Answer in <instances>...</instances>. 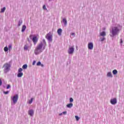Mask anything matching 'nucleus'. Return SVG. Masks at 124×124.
Returning a JSON list of instances; mask_svg holds the SVG:
<instances>
[{"instance_id": "obj_8", "label": "nucleus", "mask_w": 124, "mask_h": 124, "mask_svg": "<svg viewBox=\"0 0 124 124\" xmlns=\"http://www.w3.org/2000/svg\"><path fill=\"white\" fill-rule=\"evenodd\" d=\"M88 49L89 50H93V43H89L88 44Z\"/></svg>"}, {"instance_id": "obj_1", "label": "nucleus", "mask_w": 124, "mask_h": 124, "mask_svg": "<svg viewBox=\"0 0 124 124\" xmlns=\"http://www.w3.org/2000/svg\"><path fill=\"white\" fill-rule=\"evenodd\" d=\"M42 47H43V44L42 43H41L37 46L34 51L35 55H38V54H40V53H41V52H42V51L41 50V49H42Z\"/></svg>"}, {"instance_id": "obj_5", "label": "nucleus", "mask_w": 124, "mask_h": 124, "mask_svg": "<svg viewBox=\"0 0 124 124\" xmlns=\"http://www.w3.org/2000/svg\"><path fill=\"white\" fill-rule=\"evenodd\" d=\"M11 99L13 100L14 104H16L17 101H18V99H19V96H18V95L16 94L13 97H11Z\"/></svg>"}, {"instance_id": "obj_10", "label": "nucleus", "mask_w": 124, "mask_h": 124, "mask_svg": "<svg viewBox=\"0 0 124 124\" xmlns=\"http://www.w3.org/2000/svg\"><path fill=\"white\" fill-rule=\"evenodd\" d=\"M57 32L59 35H62V29H59L57 31Z\"/></svg>"}, {"instance_id": "obj_35", "label": "nucleus", "mask_w": 124, "mask_h": 124, "mask_svg": "<svg viewBox=\"0 0 124 124\" xmlns=\"http://www.w3.org/2000/svg\"><path fill=\"white\" fill-rule=\"evenodd\" d=\"M35 62H36L35 61H34L33 62L32 65H34L35 64Z\"/></svg>"}, {"instance_id": "obj_42", "label": "nucleus", "mask_w": 124, "mask_h": 124, "mask_svg": "<svg viewBox=\"0 0 124 124\" xmlns=\"http://www.w3.org/2000/svg\"><path fill=\"white\" fill-rule=\"evenodd\" d=\"M43 49H45V46H44V47H43Z\"/></svg>"}, {"instance_id": "obj_37", "label": "nucleus", "mask_w": 124, "mask_h": 124, "mask_svg": "<svg viewBox=\"0 0 124 124\" xmlns=\"http://www.w3.org/2000/svg\"><path fill=\"white\" fill-rule=\"evenodd\" d=\"M43 41L44 44H45V45H46V42L45 41V40H43Z\"/></svg>"}, {"instance_id": "obj_43", "label": "nucleus", "mask_w": 124, "mask_h": 124, "mask_svg": "<svg viewBox=\"0 0 124 124\" xmlns=\"http://www.w3.org/2000/svg\"><path fill=\"white\" fill-rule=\"evenodd\" d=\"M62 115V113H61L60 114V115L61 116V115Z\"/></svg>"}, {"instance_id": "obj_25", "label": "nucleus", "mask_w": 124, "mask_h": 124, "mask_svg": "<svg viewBox=\"0 0 124 124\" xmlns=\"http://www.w3.org/2000/svg\"><path fill=\"white\" fill-rule=\"evenodd\" d=\"M33 98H31V99L29 101V104H31V103H32V100H33Z\"/></svg>"}, {"instance_id": "obj_23", "label": "nucleus", "mask_w": 124, "mask_h": 124, "mask_svg": "<svg viewBox=\"0 0 124 124\" xmlns=\"http://www.w3.org/2000/svg\"><path fill=\"white\" fill-rule=\"evenodd\" d=\"M23 23V21L22 20H19L18 22V26H20Z\"/></svg>"}, {"instance_id": "obj_26", "label": "nucleus", "mask_w": 124, "mask_h": 124, "mask_svg": "<svg viewBox=\"0 0 124 124\" xmlns=\"http://www.w3.org/2000/svg\"><path fill=\"white\" fill-rule=\"evenodd\" d=\"M12 46H11V45H10L8 46V48L9 49V51H10V49H12Z\"/></svg>"}, {"instance_id": "obj_3", "label": "nucleus", "mask_w": 124, "mask_h": 124, "mask_svg": "<svg viewBox=\"0 0 124 124\" xmlns=\"http://www.w3.org/2000/svg\"><path fill=\"white\" fill-rule=\"evenodd\" d=\"M4 67V73H7L9 71V70L10 69V64H8L7 63H5L3 65Z\"/></svg>"}, {"instance_id": "obj_18", "label": "nucleus", "mask_w": 124, "mask_h": 124, "mask_svg": "<svg viewBox=\"0 0 124 124\" xmlns=\"http://www.w3.org/2000/svg\"><path fill=\"white\" fill-rule=\"evenodd\" d=\"M5 7H3V8L1 9L0 10V13H3V12H4V11H5Z\"/></svg>"}, {"instance_id": "obj_16", "label": "nucleus", "mask_w": 124, "mask_h": 124, "mask_svg": "<svg viewBox=\"0 0 124 124\" xmlns=\"http://www.w3.org/2000/svg\"><path fill=\"white\" fill-rule=\"evenodd\" d=\"M23 75H24V74L23 73H18L17 74V77L18 78L22 77Z\"/></svg>"}, {"instance_id": "obj_24", "label": "nucleus", "mask_w": 124, "mask_h": 124, "mask_svg": "<svg viewBox=\"0 0 124 124\" xmlns=\"http://www.w3.org/2000/svg\"><path fill=\"white\" fill-rule=\"evenodd\" d=\"M22 71H23V69H22L21 68H20L18 69V73H22Z\"/></svg>"}, {"instance_id": "obj_34", "label": "nucleus", "mask_w": 124, "mask_h": 124, "mask_svg": "<svg viewBox=\"0 0 124 124\" xmlns=\"http://www.w3.org/2000/svg\"><path fill=\"white\" fill-rule=\"evenodd\" d=\"M123 43V39H120V44H122Z\"/></svg>"}, {"instance_id": "obj_17", "label": "nucleus", "mask_w": 124, "mask_h": 124, "mask_svg": "<svg viewBox=\"0 0 124 124\" xmlns=\"http://www.w3.org/2000/svg\"><path fill=\"white\" fill-rule=\"evenodd\" d=\"M72 106H73V104H72V103H70V104H68V105H67V107L68 108H71V107H72Z\"/></svg>"}, {"instance_id": "obj_32", "label": "nucleus", "mask_w": 124, "mask_h": 124, "mask_svg": "<svg viewBox=\"0 0 124 124\" xmlns=\"http://www.w3.org/2000/svg\"><path fill=\"white\" fill-rule=\"evenodd\" d=\"M105 40V38H102L101 39V41L102 42V41H104Z\"/></svg>"}, {"instance_id": "obj_9", "label": "nucleus", "mask_w": 124, "mask_h": 124, "mask_svg": "<svg viewBox=\"0 0 124 124\" xmlns=\"http://www.w3.org/2000/svg\"><path fill=\"white\" fill-rule=\"evenodd\" d=\"M32 40L34 45H35V44H36V43H37V41H38V39H37V37L34 36L32 38Z\"/></svg>"}, {"instance_id": "obj_15", "label": "nucleus", "mask_w": 124, "mask_h": 124, "mask_svg": "<svg viewBox=\"0 0 124 124\" xmlns=\"http://www.w3.org/2000/svg\"><path fill=\"white\" fill-rule=\"evenodd\" d=\"M29 114L30 116H33V110L32 109H31L29 111Z\"/></svg>"}, {"instance_id": "obj_31", "label": "nucleus", "mask_w": 124, "mask_h": 124, "mask_svg": "<svg viewBox=\"0 0 124 124\" xmlns=\"http://www.w3.org/2000/svg\"><path fill=\"white\" fill-rule=\"evenodd\" d=\"M11 87L10 85H8L7 86V90H8V89H10V88Z\"/></svg>"}, {"instance_id": "obj_38", "label": "nucleus", "mask_w": 124, "mask_h": 124, "mask_svg": "<svg viewBox=\"0 0 124 124\" xmlns=\"http://www.w3.org/2000/svg\"><path fill=\"white\" fill-rule=\"evenodd\" d=\"M63 114H66V111H64L62 112Z\"/></svg>"}, {"instance_id": "obj_28", "label": "nucleus", "mask_w": 124, "mask_h": 124, "mask_svg": "<svg viewBox=\"0 0 124 124\" xmlns=\"http://www.w3.org/2000/svg\"><path fill=\"white\" fill-rule=\"evenodd\" d=\"M75 118L76 119L77 121H79L80 118H79L78 116H75Z\"/></svg>"}, {"instance_id": "obj_41", "label": "nucleus", "mask_w": 124, "mask_h": 124, "mask_svg": "<svg viewBox=\"0 0 124 124\" xmlns=\"http://www.w3.org/2000/svg\"><path fill=\"white\" fill-rule=\"evenodd\" d=\"M41 66H43V64H41Z\"/></svg>"}, {"instance_id": "obj_39", "label": "nucleus", "mask_w": 124, "mask_h": 124, "mask_svg": "<svg viewBox=\"0 0 124 124\" xmlns=\"http://www.w3.org/2000/svg\"><path fill=\"white\" fill-rule=\"evenodd\" d=\"M75 35V33H72V35Z\"/></svg>"}, {"instance_id": "obj_7", "label": "nucleus", "mask_w": 124, "mask_h": 124, "mask_svg": "<svg viewBox=\"0 0 124 124\" xmlns=\"http://www.w3.org/2000/svg\"><path fill=\"white\" fill-rule=\"evenodd\" d=\"M110 103L112 104V105H115V104H117V99L116 98L111 99Z\"/></svg>"}, {"instance_id": "obj_30", "label": "nucleus", "mask_w": 124, "mask_h": 124, "mask_svg": "<svg viewBox=\"0 0 124 124\" xmlns=\"http://www.w3.org/2000/svg\"><path fill=\"white\" fill-rule=\"evenodd\" d=\"M70 102H73V98H70Z\"/></svg>"}, {"instance_id": "obj_33", "label": "nucleus", "mask_w": 124, "mask_h": 124, "mask_svg": "<svg viewBox=\"0 0 124 124\" xmlns=\"http://www.w3.org/2000/svg\"><path fill=\"white\" fill-rule=\"evenodd\" d=\"M43 9H46V6H45V5H43Z\"/></svg>"}, {"instance_id": "obj_22", "label": "nucleus", "mask_w": 124, "mask_h": 124, "mask_svg": "<svg viewBox=\"0 0 124 124\" xmlns=\"http://www.w3.org/2000/svg\"><path fill=\"white\" fill-rule=\"evenodd\" d=\"M9 49H8V47L7 46H5L4 48V52H7V51H8Z\"/></svg>"}, {"instance_id": "obj_11", "label": "nucleus", "mask_w": 124, "mask_h": 124, "mask_svg": "<svg viewBox=\"0 0 124 124\" xmlns=\"http://www.w3.org/2000/svg\"><path fill=\"white\" fill-rule=\"evenodd\" d=\"M24 50H25V51H28V50H29V46L28 45V44L24 46Z\"/></svg>"}, {"instance_id": "obj_36", "label": "nucleus", "mask_w": 124, "mask_h": 124, "mask_svg": "<svg viewBox=\"0 0 124 124\" xmlns=\"http://www.w3.org/2000/svg\"><path fill=\"white\" fill-rule=\"evenodd\" d=\"M2 84V82L1 81V80L0 79V86H1Z\"/></svg>"}, {"instance_id": "obj_2", "label": "nucleus", "mask_w": 124, "mask_h": 124, "mask_svg": "<svg viewBox=\"0 0 124 124\" xmlns=\"http://www.w3.org/2000/svg\"><path fill=\"white\" fill-rule=\"evenodd\" d=\"M119 31H120V30H119L118 27H113L111 31H110L111 33H112V35H110V36H114L116 35V34H118L119 33Z\"/></svg>"}, {"instance_id": "obj_12", "label": "nucleus", "mask_w": 124, "mask_h": 124, "mask_svg": "<svg viewBox=\"0 0 124 124\" xmlns=\"http://www.w3.org/2000/svg\"><path fill=\"white\" fill-rule=\"evenodd\" d=\"M62 22H63L64 26H66V24H67V20H66V19L63 18L62 19Z\"/></svg>"}, {"instance_id": "obj_6", "label": "nucleus", "mask_w": 124, "mask_h": 124, "mask_svg": "<svg viewBox=\"0 0 124 124\" xmlns=\"http://www.w3.org/2000/svg\"><path fill=\"white\" fill-rule=\"evenodd\" d=\"M74 52V46L70 47L69 48V50H68V54H73Z\"/></svg>"}, {"instance_id": "obj_4", "label": "nucleus", "mask_w": 124, "mask_h": 124, "mask_svg": "<svg viewBox=\"0 0 124 124\" xmlns=\"http://www.w3.org/2000/svg\"><path fill=\"white\" fill-rule=\"evenodd\" d=\"M46 38L48 41H50V42L53 41V35H52L51 32H49L46 35Z\"/></svg>"}, {"instance_id": "obj_14", "label": "nucleus", "mask_w": 124, "mask_h": 124, "mask_svg": "<svg viewBox=\"0 0 124 124\" xmlns=\"http://www.w3.org/2000/svg\"><path fill=\"white\" fill-rule=\"evenodd\" d=\"M100 35H101V36H105V35H106V32L103 31L102 32L100 33Z\"/></svg>"}, {"instance_id": "obj_29", "label": "nucleus", "mask_w": 124, "mask_h": 124, "mask_svg": "<svg viewBox=\"0 0 124 124\" xmlns=\"http://www.w3.org/2000/svg\"><path fill=\"white\" fill-rule=\"evenodd\" d=\"M37 66H39V65H41V62H39L37 63Z\"/></svg>"}, {"instance_id": "obj_40", "label": "nucleus", "mask_w": 124, "mask_h": 124, "mask_svg": "<svg viewBox=\"0 0 124 124\" xmlns=\"http://www.w3.org/2000/svg\"><path fill=\"white\" fill-rule=\"evenodd\" d=\"M103 31H105V28H103Z\"/></svg>"}, {"instance_id": "obj_27", "label": "nucleus", "mask_w": 124, "mask_h": 124, "mask_svg": "<svg viewBox=\"0 0 124 124\" xmlns=\"http://www.w3.org/2000/svg\"><path fill=\"white\" fill-rule=\"evenodd\" d=\"M3 93H4V94H8V93H9V91H4Z\"/></svg>"}, {"instance_id": "obj_21", "label": "nucleus", "mask_w": 124, "mask_h": 124, "mask_svg": "<svg viewBox=\"0 0 124 124\" xmlns=\"http://www.w3.org/2000/svg\"><path fill=\"white\" fill-rule=\"evenodd\" d=\"M112 73L113 74H114V75H116V74H117V73H118V71H117V70H114L112 71Z\"/></svg>"}, {"instance_id": "obj_20", "label": "nucleus", "mask_w": 124, "mask_h": 124, "mask_svg": "<svg viewBox=\"0 0 124 124\" xmlns=\"http://www.w3.org/2000/svg\"><path fill=\"white\" fill-rule=\"evenodd\" d=\"M107 76L108 77H112V73L111 72L108 73Z\"/></svg>"}, {"instance_id": "obj_13", "label": "nucleus", "mask_w": 124, "mask_h": 124, "mask_svg": "<svg viewBox=\"0 0 124 124\" xmlns=\"http://www.w3.org/2000/svg\"><path fill=\"white\" fill-rule=\"evenodd\" d=\"M26 29H27V26H26V25H23L22 26V30H21V31H22V32H24V31H25L26 30Z\"/></svg>"}, {"instance_id": "obj_19", "label": "nucleus", "mask_w": 124, "mask_h": 124, "mask_svg": "<svg viewBox=\"0 0 124 124\" xmlns=\"http://www.w3.org/2000/svg\"><path fill=\"white\" fill-rule=\"evenodd\" d=\"M22 68L23 69H27V68H28V65L27 64L23 65L22 66Z\"/></svg>"}]
</instances>
